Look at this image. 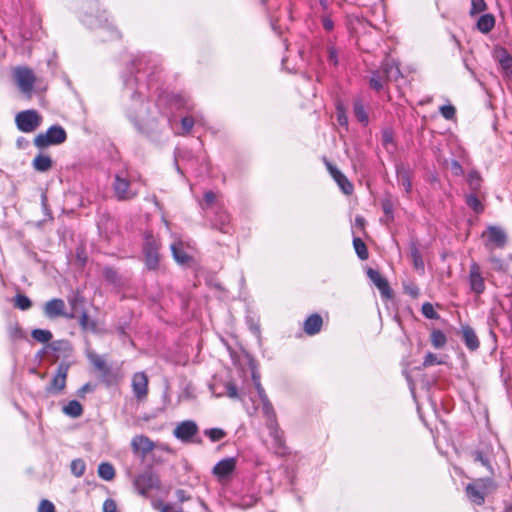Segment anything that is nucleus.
<instances>
[{"label":"nucleus","instance_id":"obj_1","mask_svg":"<svg viewBox=\"0 0 512 512\" xmlns=\"http://www.w3.org/2000/svg\"><path fill=\"white\" fill-rule=\"evenodd\" d=\"M83 23L91 29L97 30V36L101 41H112L120 39V32L112 25L108 23V19L103 15H94L92 13H86L83 18Z\"/></svg>","mask_w":512,"mask_h":512},{"label":"nucleus","instance_id":"obj_2","mask_svg":"<svg viewBox=\"0 0 512 512\" xmlns=\"http://www.w3.org/2000/svg\"><path fill=\"white\" fill-rule=\"evenodd\" d=\"M497 488L495 481L490 478H478L467 484L465 488L466 496L475 505H483L488 494L494 492Z\"/></svg>","mask_w":512,"mask_h":512},{"label":"nucleus","instance_id":"obj_3","mask_svg":"<svg viewBox=\"0 0 512 512\" xmlns=\"http://www.w3.org/2000/svg\"><path fill=\"white\" fill-rule=\"evenodd\" d=\"M112 189L114 196L119 201L132 200L139 193L134 187L132 176L127 170L118 171L114 175Z\"/></svg>","mask_w":512,"mask_h":512},{"label":"nucleus","instance_id":"obj_4","mask_svg":"<svg viewBox=\"0 0 512 512\" xmlns=\"http://www.w3.org/2000/svg\"><path fill=\"white\" fill-rule=\"evenodd\" d=\"M67 138L66 131L60 125L51 126L45 133L38 134L34 144L38 148H45L51 145L63 143Z\"/></svg>","mask_w":512,"mask_h":512},{"label":"nucleus","instance_id":"obj_5","mask_svg":"<svg viewBox=\"0 0 512 512\" xmlns=\"http://www.w3.org/2000/svg\"><path fill=\"white\" fill-rule=\"evenodd\" d=\"M262 402V411L266 417V425L270 431V436L274 439L278 447L283 445L282 432L280 431L276 419V413L269 399H264Z\"/></svg>","mask_w":512,"mask_h":512},{"label":"nucleus","instance_id":"obj_6","mask_svg":"<svg viewBox=\"0 0 512 512\" xmlns=\"http://www.w3.org/2000/svg\"><path fill=\"white\" fill-rule=\"evenodd\" d=\"M41 122L42 117L36 110L21 111L15 117L17 128L24 133L35 131Z\"/></svg>","mask_w":512,"mask_h":512},{"label":"nucleus","instance_id":"obj_7","mask_svg":"<svg viewBox=\"0 0 512 512\" xmlns=\"http://www.w3.org/2000/svg\"><path fill=\"white\" fill-rule=\"evenodd\" d=\"M133 486L141 496L147 497L151 490L159 488L160 480L151 471H145L135 476Z\"/></svg>","mask_w":512,"mask_h":512},{"label":"nucleus","instance_id":"obj_8","mask_svg":"<svg viewBox=\"0 0 512 512\" xmlns=\"http://www.w3.org/2000/svg\"><path fill=\"white\" fill-rule=\"evenodd\" d=\"M13 77L21 92L30 97L36 81L33 71L27 67H16Z\"/></svg>","mask_w":512,"mask_h":512},{"label":"nucleus","instance_id":"obj_9","mask_svg":"<svg viewBox=\"0 0 512 512\" xmlns=\"http://www.w3.org/2000/svg\"><path fill=\"white\" fill-rule=\"evenodd\" d=\"M148 376L145 372H137L132 376V391L138 402L146 400L148 395Z\"/></svg>","mask_w":512,"mask_h":512},{"label":"nucleus","instance_id":"obj_10","mask_svg":"<svg viewBox=\"0 0 512 512\" xmlns=\"http://www.w3.org/2000/svg\"><path fill=\"white\" fill-rule=\"evenodd\" d=\"M69 364L60 363L57 367L56 373L47 387L49 393H59L64 390L66 386V379L68 375Z\"/></svg>","mask_w":512,"mask_h":512},{"label":"nucleus","instance_id":"obj_11","mask_svg":"<svg viewBox=\"0 0 512 512\" xmlns=\"http://www.w3.org/2000/svg\"><path fill=\"white\" fill-rule=\"evenodd\" d=\"M44 313L48 318L65 317L73 319L75 317L73 313L68 314L65 312V302L60 298H54L46 302Z\"/></svg>","mask_w":512,"mask_h":512},{"label":"nucleus","instance_id":"obj_12","mask_svg":"<svg viewBox=\"0 0 512 512\" xmlns=\"http://www.w3.org/2000/svg\"><path fill=\"white\" fill-rule=\"evenodd\" d=\"M468 280L473 293L480 295L485 291V280L481 274L480 266L474 261L470 264Z\"/></svg>","mask_w":512,"mask_h":512},{"label":"nucleus","instance_id":"obj_13","mask_svg":"<svg viewBox=\"0 0 512 512\" xmlns=\"http://www.w3.org/2000/svg\"><path fill=\"white\" fill-rule=\"evenodd\" d=\"M198 433V426L192 420H186L179 423L174 431V436L182 442H189Z\"/></svg>","mask_w":512,"mask_h":512},{"label":"nucleus","instance_id":"obj_14","mask_svg":"<svg viewBox=\"0 0 512 512\" xmlns=\"http://www.w3.org/2000/svg\"><path fill=\"white\" fill-rule=\"evenodd\" d=\"M146 265L149 269H155L158 265V245L152 236H147L144 244Z\"/></svg>","mask_w":512,"mask_h":512},{"label":"nucleus","instance_id":"obj_15","mask_svg":"<svg viewBox=\"0 0 512 512\" xmlns=\"http://www.w3.org/2000/svg\"><path fill=\"white\" fill-rule=\"evenodd\" d=\"M236 468L235 458H225L219 461L213 468V474L218 477L220 481L227 479Z\"/></svg>","mask_w":512,"mask_h":512},{"label":"nucleus","instance_id":"obj_16","mask_svg":"<svg viewBox=\"0 0 512 512\" xmlns=\"http://www.w3.org/2000/svg\"><path fill=\"white\" fill-rule=\"evenodd\" d=\"M367 275L370 278V280L375 284V286L379 289L382 297L390 298L392 296V292L387 280L383 278L377 270L370 268L367 271Z\"/></svg>","mask_w":512,"mask_h":512},{"label":"nucleus","instance_id":"obj_17","mask_svg":"<svg viewBox=\"0 0 512 512\" xmlns=\"http://www.w3.org/2000/svg\"><path fill=\"white\" fill-rule=\"evenodd\" d=\"M132 448L135 452H141L143 456L147 455L154 450L155 444L147 436H135L131 442Z\"/></svg>","mask_w":512,"mask_h":512},{"label":"nucleus","instance_id":"obj_18","mask_svg":"<svg viewBox=\"0 0 512 512\" xmlns=\"http://www.w3.org/2000/svg\"><path fill=\"white\" fill-rule=\"evenodd\" d=\"M327 167L330 171V174L334 178V180L337 182L341 190L349 195L353 192V185L351 182L347 179V177L342 174L336 167L332 166L331 164H327Z\"/></svg>","mask_w":512,"mask_h":512},{"label":"nucleus","instance_id":"obj_19","mask_svg":"<svg viewBox=\"0 0 512 512\" xmlns=\"http://www.w3.org/2000/svg\"><path fill=\"white\" fill-rule=\"evenodd\" d=\"M485 233L483 234V236ZM486 235L488 236V240L495 247L502 248L506 244V234L505 232L496 226H489Z\"/></svg>","mask_w":512,"mask_h":512},{"label":"nucleus","instance_id":"obj_20","mask_svg":"<svg viewBox=\"0 0 512 512\" xmlns=\"http://www.w3.org/2000/svg\"><path fill=\"white\" fill-rule=\"evenodd\" d=\"M322 317L315 313L310 315L304 322L303 329L307 335H315L320 332L322 328Z\"/></svg>","mask_w":512,"mask_h":512},{"label":"nucleus","instance_id":"obj_21","mask_svg":"<svg viewBox=\"0 0 512 512\" xmlns=\"http://www.w3.org/2000/svg\"><path fill=\"white\" fill-rule=\"evenodd\" d=\"M48 347L55 352L56 359L68 357L72 353V346L67 340L53 341Z\"/></svg>","mask_w":512,"mask_h":512},{"label":"nucleus","instance_id":"obj_22","mask_svg":"<svg viewBox=\"0 0 512 512\" xmlns=\"http://www.w3.org/2000/svg\"><path fill=\"white\" fill-rule=\"evenodd\" d=\"M461 332L466 347L471 351L477 350L480 343L475 331L470 326H463Z\"/></svg>","mask_w":512,"mask_h":512},{"label":"nucleus","instance_id":"obj_23","mask_svg":"<svg viewBox=\"0 0 512 512\" xmlns=\"http://www.w3.org/2000/svg\"><path fill=\"white\" fill-rule=\"evenodd\" d=\"M53 161L49 155L39 154L32 161V167L38 172H47L52 168Z\"/></svg>","mask_w":512,"mask_h":512},{"label":"nucleus","instance_id":"obj_24","mask_svg":"<svg viewBox=\"0 0 512 512\" xmlns=\"http://www.w3.org/2000/svg\"><path fill=\"white\" fill-rule=\"evenodd\" d=\"M171 251L177 263L187 264L191 261V257L184 250L183 243L181 241L172 243Z\"/></svg>","mask_w":512,"mask_h":512},{"label":"nucleus","instance_id":"obj_25","mask_svg":"<svg viewBox=\"0 0 512 512\" xmlns=\"http://www.w3.org/2000/svg\"><path fill=\"white\" fill-rule=\"evenodd\" d=\"M383 72L387 79L397 80L401 77V71L398 64L391 59H386L382 64Z\"/></svg>","mask_w":512,"mask_h":512},{"label":"nucleus","instance_id":"obj_26","mask_svg":"<svg viewBox=\"0 0 512 512\" xmlns=\"http://www.w3.org/2000/svg\"><path fill=\"white\" fill-rule=\"evenodd\" d=\"M353 112L356 119L362 123L363 125H367L369 122V117L366 112L363 101L360 98H356L353 101Z\"/></svg>","mask_w":512,"mask_h":512},{"label":"nucleus","instance_id":"obj_27","mask_svg":"<svg viewBox=\"0 0 512 512\" xmlns=\"http://www.w3.org/2000/svg\"><path fill=\"white\" fill-rule=\"evenodd\" d=\"M213 227L220 230L223 233L230 232V217L226 212H220L216 215L213 222Z\"/></svg>","mask_w":512,"mask_h":512},{"label":"nucleus","instance_id":"obj_28","mask_svg":"<svg viewBox=\"0 0 512 512\" xmlns=\"http://www.w3.org/2000/svg\"><path fill=\"white\" fill-rule=\"evenodd\" d=\"M87 357L89 361L93 364V366L100 372L107 374L109 372V367L107 366L105 360L95 353L94 351H87Z\"/></svg>","mask_w":512,"mask_h":512},{"label":"nucleus","instance_id":"obj_29","mask_svg":"<svg viewBox=\"0 0 512 512\" xmlns=\"http://www.w3.org/2000/svg\"><path fill=\"white\" fill-rule=\"evenodd\" d=\"M494 26L495 18L491 14H484L477 21V28L482 33H489Z\"/></svg>","mask_w":512,"mask_h":512},{"label":"nucleus","instance_id":"obj_30","mask_svg":"<svg viewBox=\"0 0 512 512\" xmlns=\"http://www.w3.org/2000/svg\"><path fill=\"white\" fill-rule=\"evenodd\" d=\"M63 412L72 418H78L83 414V407L77 400H71L63 407Z\"/></svg>","mask_w":512,"mask_h":512},{"label":"nucleus","instance_id":"obj_31","mask_svg":"<svg viewBox=\"0 0 512 512\" xmlns=\"http://www.w3.org/2000/svg\"><path fill=\"white\" fill-rule=\"evenodd\" d=\"M98 475L103 480L111 481L115 478V469L112 464L102 462L98 466Z\"/></svg>","mask_w":512,"mask_h":512},{"label":"nucleus","instance_id":"obj_32","mask_svg":"<svg viewBox=\"0 0 512 512\" xmlns=\"http://www.w3.org/2000/svg\"><path fill=\"white\" fill-rule=\"evenodd\" d=\"M397 179H398V182L401 185V187L404 189V191L406 193H410V191L412 189V183H411L409 172L404 168L398 169L397 170Z\"/></svg>","mask_w":512,"mask_h":512},{"label":"nucleus","instance_id":"obj_33","mask_svg":"<svg viewBox=\"0 0 512 512\" xmlns=\"http://www.w3.org/2000/svg\"><path fill=\"white\" fill-rule=\"evenodd\" d=\"M79 325L84 331H92L96 332L97 325L94 320H92L86 312H83L79 318Z\"/></svg>","mask_w":512,"mask_h":512},{"label":"nucleus","instance_id":"obj_34","mask_svg":"<svg viewBox=\"0 0 512 512\" xmlns=\"http://www.w3.org/2000/svg\"><path fill=\"white\" fill-rule=\"evenodd\" d=\"M447 342L446 335L441 330H433L431 333V344L439 349L445 346Z\"/></svg>","mask_w":512,"mask_h":512},{"label":"nucleus","instance_id":"obj_35","mask_svg":"<svg viewBox=\"0 0 512 512\" xmlns=\"http://www.w3.org/2000/svg\"><path fill=\"white\" fill-rule=\"evenodd\" d=\"M31 336L34 340L40 343H47L53 337L51 331L45 329H34L31 333Z\"/></svg>","mask_w":512,"mask_h":512},{"label":"nucleus","instance_id":"obj_36","mask_svg":"<svg viewBox=\"0 0 512 512\" xmlns=\"http://www.w3.org/2000/svg\"><path fill=\"white\" fill-rule=\"evenodd\" d=\"M353 246L356 254L361 260H366L369 256L365 243L358 237L353 239Z\"/></svg>","mask_w":512,"mask_h":512},{"label":"nucleus","instance_id":"obj_37","mask_svg":"<svg viewBox=\"0 0 512 512\" xmlns=\"http://www.w3.org/2000/svg\"><path fill=\"white\" fill-rule=\"evenodd\" d=\"M204 435L207 436L212 442H217L224 439L227 433L221 428H210L204 430Z\"/></svg>","mask_w":512,"mask_h":512},{"label":"nucleus","instance_id":"obj_38","mask_svg":"<svg viewBox=\"0 0 512 512\" xmlns=\"http://www.w3.org/2000/svg\"><path fill=\"white\" fill-rule=\"evenodd\" d=\"M466 204L476 213H481L484 210V207L479 200V198L474 194L471 193L466 196Z\"/></svg>","mask_w":512,"mask_h":512},{"label":"nucleus","instance_id":"obj_39","mask_svg":"<svg viewBox=\"0 0 512 512\" xmlns=\"http://www.w3.org/2000/svg\"><path fill=\"white\" fill-rule=\"evenodd\" d=\"M14 305L16 308L26 311L31 308V300L24 294H17L14 298Z\"/></svg>","mask_w":512,"mask_h":512},{"label":"nucleus","instance_id":"obj_40","mask_svg":"<svg viewBox=\"0 0 512 512\" xmlns=\"http://www.w3.org/2000/svg\"><path fill=\"white\" fill-rule=\"evenodd\" d=\"M467 182H468V184H469L470 189H471L473 192H476V191H478V190L480 189V187H481L482 179H481L480 174H479L477 171H471V172L468 174Z\"/></svg>","mask_w":512,"mask_h":512},{"label":"nucleus","instance_id":"obj_41","mask_svg":"<svg viewBox=\"0 0 512 512\" xmlns=\"http://www.w3.org/2000/svg\"><path fill=\"white\" fill-rule=\"evenodd\" d=\"M411 258H412L413 265H414L415 269L423 272L424 271V261L422 259L419 249L415 245H413L411 247Z\"/></svg>","mask_w":512,"mask_h":512},{"label":"nucleus","instance_id":"obj_42","mask_svg":"<svg viewBox=\"0 0 512 512\" xmlns=\"http://www.w3.org/2000/svg\"><path fill=\"white\" fill-rule=\"evenodd\" d=\"M8 335L12 341L24 338V332L18 323H11L8 328Z\"/></svg>","mask_w":512,"mask_h":512},{"label":"nucleus","instance_id":"obj_43","mask_svg":"<svg viewBox=\"0 0 512 512\" xmlns=\"http://www.w3.org/2000/svg\"><path fill=\"white\" fill-rule=\"evenodd\" d=\"M71 472L76 477H81L85 473L86 465L82 459H74L71 462Z\"/></svg>","mask_w":512,"mask_h":512},{"label":"nucleus","instance_id":"obj_44","mask_svg":"<svg viewBox=\"0 0 512 512\" xmlns=\"http://www.w3.org/2000/svg\"><path fill=\"white\" fill-rule=\"evenodd\" d=\"M498 60L504 73L512 69V57L507 53V51L502 50L499 54Z\"/></svg>","mask_w":512,"mask_h":512},{"label":"nucleus","instance_id":"obj_45","mask_svg":"<svg viewBox=\"0 0 512 512\" xmlns=\"http://www.w3.org/2000/svg\"><path fill=\"white\" fill-rule=\"evenodd\" d=\"M258 500H259V498L253 494L246 495V496L241 497V499L237 503V506H239L240 508H243V509H248V508L253 507L258 502Z\"/></svg>","mask_w":512,"mask_h":512},{"label":"nucleus","instance_id":"obj_46","mask_svg":"<svg viewBox=\"0 0 512 512\" xmlns=\"http://www.w3.org/2000/svg\"><path fill=\"white\" fill-rule=\"evenodd\" d=\"M153 507L159 512H183L181 508H176L171 504H164L161 501L153 502Z\"/></svg>","mask_w":512,"mask_h":512},{"label":"nucleus","instance_id":"obj_47","mask_svg":"<svg viewBox=\"0 0 512 512\" xmlns=\"http://www.w3.org/2000/svg\"><path fill=\"white\" fill-rule=\"evenodd\" d=\"M421 311H422V314L428 319H438L439 318L438 313L435 311L433 305L429 302H426L422 305Z\"/></svg>","mask_w":512,"mask_h":512},{"label":"nucleus","instance_id":"obj_48","mask_svg":"<svg viewBox=\"0 0 512 512\" xmlns=\"http://www.w3.org/2000/svg\"><path fill=\"white\" fill-rule=\"evenodd\" d=\"M370 87L376 91H380L383 88L382 78L378 71L372 72V76L369 81Z\"/></svg>","mask_w":512,"mask_h":512},{"label":"nucleus","instance_id":"obj_49","mask_svg":"<svg viewBox=\"0 0 512 512\" xmlns=\"http://www.w3.org/2000/svg\"><path fill=\"white\" fill-rule=\"evenodd\" d=\"M473 456L476 462L481 463L483 466L487 467L492 472L490 459L486 454H484L482 451L477 450L473 453Z\"/></svg>","mask_w":512,"mask_h":512},{"label":"nucleus","instance_id":"obj_50","mask_svg":"<svg viewBox=\"0 0 512 512\" xmlns=\"http://www.w3.org/2000/svg\"><path fill=\"white\" fill-rule=\"evenodd\" d=\"M489 261L492 265L493 270L498 271V272L506 271L507 264L502 259L492 255L489 258Z\"/></svg>","mask_w":512,"mask_h":512},{"label":"nucleus","instance_id":"obj_51","mask_svg":"<svg viewBox=\"0 0 512 512\" xmlns=\"http://www.w3.org/2000/svg\"><path fill=\"white\" fill-rule=\"evenodd\" d=\"M486 9L484 0H471L470 14L475 15L483 12Z\"/></svg>","mask_w":512,"mask_h":512},{"label":"nucleus","instance_id":"obj_52","mask_svg":"<svg viewBox=\"0 0 512 512\" xmlns=\"http://www.w3.org/2000/svg\"><path fill=\"white\" fill-rule=\"evenodd\" d=\"M440 113L445 119L450 120L455 116L456 110L452 105H444L440 107Z\"/></svg>","mask_w":512,"mask_h":512},{"label":"nucleus","instance_id":"obj_53","mask_svg":"<svg viewBox=\"0 0 512 512\" xmlns=\"http://www.w3.org/2000/svg\"><path fill=\"white\" fill-rule=\"evenodd\" d=\"M195 124V120L192 117L186 116L181 120V126L183 129V134H188Z\"/></svg>","mask_w":512,"mask_h":512},{"label":"nucleus","instance_id":"obj_54","mask_svg":"<svg viewBox=\"0 0 512 512\" xmlns=\"http://www.w3.org/2000/svg\"><path fill=\"white\" fill-rule=\"evenodd\" d=\"M38 512H56L54 504L46 499L41 500Z\"/></svg>","mask_w":512,"mask_h":512},{"label":"nucleus","instance_id":"obj_55","mask_svg":"<svg viewBox=\"0 0 512 512\" xmlns=\"http://www.w3.org/2000/svg\"><path fill=\"white\" fill-rule=\"evenodd\" d=\"M215 199H216V195L212 191L206 192L204 194L203 203L201 204L202 208L206 209V208L210 207L215 202Z\"/></svg>","mask_w":512,"mask_h":512},{"label":"nucleus","instance_id":"obj_56","mask_svg":"<svg viewBox=\"0 0 512 512\" xmlns=\"http://www.w3.org/2000/svg\"><path fill=\"white\" fill-rule=\"evenodd\" d=\"M441 361H438L437 356L431 352L427 353L423 361V367H429L435 364H441Z\"/></svg>","mask_w":512,"mask_h":512},{"label":"nucleus","instance_id":"obj_57","mask_svg":"<svg viewBox=\"0 0 512 512\" xmlns=\"http://www.w3.org/2000/svg\"><path fill=\"white\" fill-rule=\"evenodd\" d=\"M404 291L413 298H417L419 296V288L413 283L405 284Z\"/></svg>","mask_w":512,"mask_h":512},{"label":"nucleus","instance_id":"obj_58","mask_svg":"<svg viewBox=\"0 0 512 512\" xmlns=\"http://www.w3.org/2000/svg\"><path fill=\"white\" fill-rule=\"evenodd\" d=\"M253 380H254V383H255V386H256V390L258 392L260 400L262 401L264 399H268V397H267V395L265 393L264 388L261 386V384L259 382V377H257L256 374H253Z\"/></svg>","mask_w":512,"mask_h":512},{"label":"nucleus","instance_id":"obj_59","mask_svg":"<svg viewBox=\"0 0 512 512\" xmlns=\"http://www.w3.org/2000/svg\"><path fill=\"white\" fill-rule=\"evenodd\" d=\"M103 512H117V505L113 499H106L103 504Z\"/></svg>","mask_w":512,"mask_h":512},{"label":"nucleus","instance_id":"obj_60","mask_svg":"<svg viewBox=\"0 0 512 512\" xmlns=\"http://www.w3.org/2000/svg\"><path fill=\"white\" fill-rule=\"evenodd\" d=\"M328 60L331 64L335 66L338 64V54L334 46L328 47Z\"/></svg>","mask_w":512,"mask_h":512},{"label":"nucleus","instance_id":"obj_61","mask_svg":"<svg viewBox=\"0 0 512 512\" xmlns=\"http://www.w3.org/2000/svg\"><path fill=\"white\" fill-rule=\"evenodd\" d=\"M226 394L229 398L236 399L238 398L237 387L233 383H227L226 386Z\"/></svg>","mask_w":512,"mask_h":512},{"label":"nucleus","instance_id":"obj_62","mask_svg":"<svg viewBox=\"0 0 512 512\" xmlns=\"http://www.w3.org/2000/svg\"><path fill=\"white\" fill-rule=\"evenodd\" d=\"M382 142L386 148L389 144H393V133L390 130H385L382 132Z\"/></svg>","mask_w":512,"mask_h":512},{"label":"nucleus","instance_id":"obj_63","mask_svg":"<svg viewBox=\"0 0 512 512\" xmlns=\"http://www.w3.org/2000/svg\"><path fill=\"white\" fill-rule=\"evenodd\" d=\"M322 25L326 31H331L334 28V22L328 15L322 16Z\"/></svg>","mask_w":512,"mask_h":512},{"label":"nucleus","instance_id":"obj_64","mask_svg":"<svg viewBox=\"0 0 512 512\" xmlns=\"http://www.w3.org/2000/svg\"><path fill=\"white\" fill-rule=\"evenodd\" d=\"M337 118H338V122L340 125L347 126V124H348L347 116H346L344 110L341 109L340 107L337 108Z\"/></svg>","mask_w":512,"mask_h":512}]
</instances>
